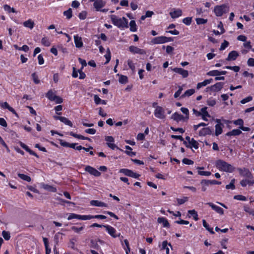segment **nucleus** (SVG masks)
I'll list each match as a JSON object with an SVG mask.
<instances>
[{
    "label": "nucleus",
    "instance_id": "f257e3e1",
    "mask_svg": "<svg viewBox=\"0 0 254 254\" xmlns=\"http://www.w3.org/2000/svg\"><path fill=\"white\" fill-rule=\"evenodd\" d=\"M215 166L219 171L226 173H232L235 169L233 165L221 159L216 160Z\"/></svg>",
    "mask_w": 254,
    "mask_h": 254
},
{
    "label": "nucleus",
    "instance_id": "f03ea898",
    "mask_svg": "<svg viewBox=\"0 0 254 254\" xmlns=\"http://www.w3.org/2000/svg\"><path fill=\"white\" fill-rule=\"evenodd\" d=\"M110 18L113 24L121 29L128 27V20L125 17L120 18L115 15H111Z\"/></svg>",
    "mask_w": 254,
    "mask_h": 254
},
{
    "label": "nucleus",
    "instance_id": "7ed1b4c3",
    "mask_svg": "<svg viewBox=\"0 0 254 254\" xmlns=\"http://www.w3.org/2000/svg\"><path fill=\"white\" fill-rule=\"evenodd\" d=\"M229 10V6L228 4L217 5L214 8L213 11L217 16H221L227 13Z\"/></svg>",
    "mask_w": 254,
    "mask_h": 254
},
{
    "label": "nucleus",
    "instance_id": "20e7f679",
    "mask_svg": "<svg viewBox=\"0 0 254 254\" xmlns=\"http://www.w3.org/2000/svg\"><path fill=\"white\" fill-rule=\"evenodd\" d=\"M173 40V39L171 37H167L166 36H161L153 38L151 42L153 44H161L171 42Z\"/></svg>",
    "mask_w": 254,
    "mask_h": 254
},
{
    "label": "nucleus",
    "instance_id": "39448f33",
    "mask_svg": "<svg viewBox=\"0 0 254 254\" xmlns=\"http://www.w3.org/2000/svg\"><path fill=\"white\" fill-rule=\"evenodd\" d=\"M154 115L156 118L160 120H164L166 117L165 110L161 106L157 107L154 109Z\"/></svg>",
    "mask_w": 254,
    "mask_h": 254
},
{
    "label": "nucleus",
    "instance_id": "423d86ee",
    "mask_svg": "<svg viewBox=\"0 0 254 254\" xmlns=\"http://www.w3.org/2000/svg\"><path fill=\"white\" fill-rule=\"evenodd\" d=\"M215 121L216 123V124L215 126V134L216 136H218L223 132L224 125L221 123V119H216L215 120Z\"/></svg>",
    "mask_w": 254,
    "mask_h": 254
},
{
    "label": "nucleus",
    "instance_id": "0eeeda50",
    "mask_svg": "<svg viewBox=\"0 0 254 254\" xmlns=\"http://www.w3.org/2000/svg\"><path fill=\"white\" fill-rule=\"evenodd\" d=\"M224 83L223 82H217L216 84L208 87L206 88L207 91L211 92H217L220 91L223 88Z\"/></svg>",
    "mask_w": 254,
    "mask_h": 254
},
{
    "label": "nucleus",
    "instance_id": "6e6552de",
    "mask_svg": "<svg viewBox=\"0 0 254 254\" xmlns=\"http://www.w3.org/2000/svg\"><path fill=\"white\" fill-rule=\"evenodd\" d=\"M90 2H94L93 6L96 10L99 11L100 9L106 5V2L105 0H89Z\"/></svg>",
    "mask_w": 254,
    "mask_h": 254
},
{
    "label": "nucleus",
    "instance_id": "1a4fd4ad",
    "mask_svg": "<svg viewBox=\"0 0 254 254\" xmlns=\"http://www.w3.org/2000/svg\"><path fill=\"white\" fill-rule=\"evenodd\" d=\"M241 176L249 179H252L253 175L250 170L246 168H239L238 169Z\"/></svg>",
    "mask_w": 254,
    "mask_h": 254
},
{
    "label": "nucleus",
    "instance_id": "9d476101",
    "mask_svg": "<svg viewBox=\"0 0 254 254\" xmlns=\"http://www.w3.org/2000/svg\"><path fill=\"white\" fill-rule=\"evenodd\" d=\"M104 228H105L108 234L113 238H117L120 236V233L117 234L116 230L111 226L106 225V226H104Z\"/></svg>",
    "mask_w": 254,
    "mask_h": 254
},
{
    "label": "nucleus",
    "instance_id": "9b49d317",
    "mask_svg": "<svg viewBox=\"0 0 254 254\" xmlns=\"http://www.w3.org/2000/svg\"><path fill=\"white\" fill-rule=\"evenodd\" d=\"M85 170L95 177H99L101 175V173L99 171L90 166H86Z\"/></svg>",
    "mask_w": 254,
    "mask_h": 254
},
{
    "label": "nucleus",
    "instance_id": "f8f14e48",
    "mask_svg": "<svg viewBox=\"0 0 254 254\" xmlns=\"http://www.w3.org/2000/svg\"><path fill=\"white\" fill-rule=\"evenodd\" d=\"M129 51L133 54L145 55L146 53L144 50L133 46H131L129 47Z\"/></svg>",
    "mask_w": 254,
    "mask_h": 254
},
{
    "label": "nucleus",
    "instance_id": "ddd939ff",
    "mask_svg": "<svg viewBox=\"0 0 254 254\" xmlns=\"http://www.w3.org/2000/svg\"><path fill=\"white\" fill-rule=\"evenodd\" d=\"M105 140L107 141V145L112 149H115V148L119 149L114 143V139L111 136H107L105 138Z\"/></svg>",
    "mask_w": 254,
    "mask_h": 254
},
{
    "label": "nucleus",
    "instance_id": "4468645a",
    "mask_svg": "<svg viewBox=\"0 0 254 254\" xmlns=\"http://www.w3.org/2000/svg\"><path fill=\"white\" fill-rule=\"evenodd\" d=\"M206 204H207V205H209L210 207H211V208L213 210H214L216 212H217L219 214H220V215L224 214V210L221 207L214 204V203H213L212 202H207L206 203Z\"/></svg>",
    "mask_w": 254,
    "mask_h": 254
},
{
    "label": "nucleus",
    "instance_id": "2eb2a0df",
    "mask_svg": "<svg viewBox=\"0 0 254 254\" xmlns=\"http://www.w3.org/2000/svg\"><path fill=\"white\" fill-rule=\"evenodd\" d=\"M173 70L174 72L181 74L184 78H186L189 75V72L188 70L184 69L182 68L176 67L174 68Z\"/></svg>",
    "mask_w": 254,
    "mask_h": 254
},
{
    "label": "nucleus",
    "instance_id": "dca6fc26",
    "mask_svg": "<svg viewBox=\"0 0 254 254\" xmlns=\"http://www.w3.org/2000/svg\"><path fill=\"white\" fill-rule=\"evenodd\" d=\"M226 73V71H219L218 70H213L208 72L207 73V75L211 76H217L220 75H225Z\"/></svg>",
    "mask_w": 254,
    "mask_h": 254
},
{
    "label": "nucleus",
    "instance_id": "f3484780",
    "mask_svg": "<svg viewBox=\"0 0 254 254\" xmlns=\"http://www.w3.org/2000/svg\"><path fill=\"white\" fill-rule=\"evenodd\" d=\"M91 205L95 206L97 207H107L108 204L104 202L99 201V200H91L90 202Z\"/></svg>",
    "mask_w": 254,
    "mask_h": 254
},
{
    "label": "nucleus",
    "instance_id": "a211bd4d",
    "mask_svg": "<svg viewBox=\"0 0 254 254\" xmlns=\"http://www.w3.org/2000/svg\"><path fill=\"white\" fill-rule=\"evenodd\" d=\"M40 187L41 188L44 189L45 190H48L51 192H56L57 189L52 186H50L47 184H45L43 183H41L40 184Z\"/></svg>",
    "mask_w": 254,
    "mask_h": 254
},
{
    "label": "nucleus",
    "instance_id": "6ab92c4d",
    "mask_svg": "<svg viewBox=\"0 0 254 254\" xmlns=\"http://www.w3.org/2000/svg\"><path fill=\"white\" fill-rule=\"evenodd\" d=\"M200 116H201L203 120L205 121H208L207 118H210V116L207 111V107H204L201 109Z\"/></svg>",
    "mask_w": 254,
    "mask_h": 254
},
{
    "label": "nucleus",
    "instance_id": "aec40b11",
    "mask_svg": "<svg viewBox=\"0 0 254 254\" xmlns=\"http://www.w3.org/2000/svg\"><path fill=\"white\" fill-rule=\"evenodd\" d=\"M157 222L158 223L162 224L163 227L169 228L170 227L168 220L165 217H160L158 218Z\"/></svg>",
    "mask_w": 254,
    "mask_h": 254
},
{
    "label": "nucleus",
    "instance_id": "412c9836",
    "mask_svg": "<svg viewBox=\"0 0 254 254\" xmlns=\"http://www.w3.org/2000/svg\"><path fill=\"white\" fill-rule=\"evenodd\" d=\"M55 118L57 120H59L61 122H63L66 125L69 126L70 127L72 126L71 122L65 117L57 116L55 117Z\"/></svg>",
    "mask_w": 254,
    "mask_h": 254
},
{
    "label": "nucleus",
    "instance_id": "4be33fe9",
    "mask_svg": "<svg viewBox=\"0 0 254 254\" xmlns=\"http://www.w3.org/2000/svg\"><path fill=\"white\" fill-rule=\"evenodd\" d=\"M19 145L22 147L24 149H25L26 151L29 152L31 155H34L36 156L37 158H39V156L35 153L34 151L31 150L26 145H25L23 142L20 141L19 142Z\"/></svg>",
    "mask_w": 254,
    "mask_h": 254
},
{
    "label": "nucleus",
    "instance_id": "5701e85b",
    "mask_svg": "<svg viewBox=\"0 0 254 254\" xmlns=\"http://www.w3.org/2000/svg\"><path fill=\"white\" fill-rule=\"evenodd\" d=\"M239 56V53L236 51H233L229 53L227 58V61H234Z\"/></svg>",
    "mask_w": 254,
    "mask_h": 254
},
{
    "label": "nucleus",
    "instance_id": "b1692460",
    "mask_svg": "<svg viewBox=\"0 0 254 254\" xmlns=\"http://www.w3.org/2000/svg\"><path fill=\"white\" fill-rule=\"evenodd\" d=\"M254 184V181L252 179H243L240 182V184L242 187H246L247 185L252 186Z\"/></svg>",
    "mask_w": 254,
    "mask_h": 254
},
{
    "label": "nucleus",
    "instance_id": "393cba45",
    "mask_svg": "<svg viewBox=\"0 0 254 254\" xmlns=\"http://www.w3.org/2000/svg\"><path fill=\"white\" fill-rule=\"evenodd\" d=\"M212 81L213 79L212 78L204 80L203 81L201 82L198 83L196 86V88L197 89H199L203 86H205L207 85L210 84L212 82Z\"/></svg>",
    "mask_w": 254,
    "mask_h": 254
},
{
    "label": "nucleus",
    "instance_id": "a878e982",
    "mask_svg": "<svg viewBox=\"0 0 254 254\" xmlns=\"http://www.w3.org/2000/svg\"><path fill=\"white\" fill-rule=\"evenodd\" d=\"M74 43L77 48H81L83 46L81 38L77 35L74 36Z\"/></svg>",
    "mask_w": 254,
    "mask_h": 254
},
{
    "label": "nucleus",
    "instance_id": "bb28decb",
    "mask_svg": "<svg viewBox=\"0 0 254 254\" xmlns=\"http://www.w3.org/2000/svg\"><path fill=\"white\" fill-rule=\"evenodd\" d=\"M182 11L180 9H174L173 11L170 13V15L173 18H178L181 16Z\"/></svg>",
    "mask_w": 254,
    "mask_h": 254
},
{
    "label": "nucleus",
    "instance_id": "cd10ccee",
    "mask_svg": "<svg viewBox=\"0 0 254 254\" xmlns=\"http://www.w3.org/2000/svg\"><path fill=\"white\" fill-rule=\"evenodd\" d=\"M209 182V180H202L200 182L202 191H205L207 190L208 187L210 185Z\"/></svg>",
    "mask_w": 254,
    "mask_h": 254
},
{
    "label": "nucleus",
    "instance_id": "c85d7f7f",
    "mask_svg": "<svg viewBox=\"0 0 254 254\" xmlns=\"http://www.w3.org/2000/svg\"><path fill=\"white\" fill-rule=\"evenodd\" d=\"M171 119L177 122H179L183 120H185L184 117L182 115L178 113L177 112H175L172 115Z\"/></svg>",
    "mask_w": 254,
    "mask_h": 254
},
{
    "label": "nucleus",
    "instance_id": "c756f323",
    "mask_svg": "<svg viewBox=\"0 0 254 254\" xmlns=\"http://www.w3.org/2000/svg\"><path fill=\"white\" fill-rule=\"evenodd\" d=\"M211 133V130L209 127H205L201 129L199 132L200 136H205Z\"/></svg>",
    "mask_w": 254,
    "mask_h": 254
},
{
    "label": "nucleus",
    "instance_id": "7c9ffc66",
    "mask_svg": "<svg viewBox=\"0 0 254 254\" xmlns=\"http://www.w3.org/2000/svg\"><path fill=\"white\" fill-rule=\"evenodd\" d=\"M23 25L26 28L32 29L34 26V22L31 19H28L27 21L24 22Z\"/></svg>",
    "mask_w": 254,
    "mask_h": 254
},
{
    "label": "nucleus",
    "instance_id": "2f4dec72",
    "mask_svg": "<svg viewBox=\"0 0 254 254\" xmlns=\"http://www.w3.org/2000/svg\"><path fill=\"white\" fill-rule=\"evenodd\" d=\"M171 247L170 244H168L167 241H164L162 242L161 250H165L166 254H169V248Z\"/></svg>",
    "mask_w": 254,
    "mask_h": 254
},
{
    "label": "nucleus",
    "instance_id": "473e14b6",
    "mask_svg": "<svg viewBox=\"0 0 254 254\" xmlns=\"http://www.w3.org/2000/svg\"><path fill=\"white\" fill-rule=\"evenodd\" d=\"M43 240L46 249V254H50L51 250L49 246L48 239L46 238H43Z\"/></svg>",
    "mask_w": 254,
    "mask_h": 254
},
{
    "label": "nucleus",
    "instance_id": "72a5a7b5",
    "mask_svg": "<svg viewBox=\"0 0 254 254\" xmlns=\"http://www.w3.org/2000/svg\"><path fill=\"white\" fill-rule=\"evenodd\" d=\"M94 100L95 103L97 105H99V104H103V105H106L107 104V101L106 100H101L99 98V97L98 95H95L94 96Z\"/></svg>",
    "mask_w": 254,
    "mask_h": 254
},
{
    "label": "nucleus",
    "instance_id": "f704fd0d",
    "mask_svg": "<svg viewBox=\"0 0 254 254\" xmlns=\"http://www.w3.org/2000/svg\"><path fill=\"white\" fill-rule=\"evenodd\" d=\"M0 107L2 108H3V109H8L9 111H10L11 112L13 113H15V110L12 108L8 104L5 102H3V103H1L0 104Z\"/></svg>",
    "mask_w": 254,
    "mask_h": 254
},
{
    "label": "nucleus",
    "instance_id": "c9c22d12",
    "mask_svg": "<svg viewBox=\"0 0 254 254\" xmlns=\"http://www.w3.org/2000/svg\"><path fill=\"white\" fill-rule=\"evenodd\" d=\"M242 133L241 130L239 129H234L226 133L227 136H235L240 135Z\"/></svg>",
    "mask_w": 254,
    "mask_h": 254
},
{
    "label": "nucleus",
    "instance_id": "e433bc0d",
    "mask_svg": "<svg viewBox=\"0 0 254 254\" xmlns=\"http://www.w3.org/2000/svg\"><path fill=\"white\" fill-rule=\"evenodd\" d=\"M60 144L64 147H68L70 148H75V146L77 145V143H69L66 141L60 140Z\"/></svg>",
    "mask_w": 254,
    "mask_h": 254
},
{
    "label": "nucleus",
    "instance_id": "4c0bfd02",
    "mask_svg": "<svg viewBox=\"0 0 254 254\" xmlns=\"http://www.w3.org/2000/svg\"><path fill=\"white\" fill-rule=\"evenodd\" d=\"M85 226H84L79 227L76 226H72L71 227V230L77 234H81Z\"/></svg>",
    "mask_w": 254,
    "mask_h": 254
},
{
    "label": "nucleus",
    "instance_id": "58836bf2",
    "mask_svg": "<svg viewBox=\"0 0 254 254\" xmlns=\"http://www.w3.org/2000/svg\"><path fill=\"white\" fill-rule=\"evenodd\" d=\"M69 134L76 138H78V139H82V140H90V139L87 137H84V136L74 133L72 132H71L69 133Z\"/></svg>",
    "mask_w": 254,
    "mask_h": 254
},
{
    "label": "nucleus",
    "instance_id": "ea45409f",
    "mask_svg": "<svg viewBox=\"0 0 254 254\" xmlns=\"http://www.w3.org/2000/svg\"><path fill=\"white\" fill-rule=\"evenodd\" d=\"M195 92V90L193 89H190L187 90L182 95V97L184 98L186 97H189L192 94H193Z\"/></svg>",
    "mask_w": 254,
    "mask_h": 254
},
{
    "label": "nucleus",
    "instance_id": "a19ab883",
    "mask_svg": "<svg viewBox=\"0 0 254 254\" xmlns=\"http://www.w3.org/2000/svg\"><path fill=\"white\" fill-rule=\"evenodd\" d=\"M125 148L127 150L125 151V153L131 157L135 155V152L130 151L131 150H132V148L130 146L126 145L125 146Z\"/></svg>",
    "mask_w": 254,
    "mask_h": 254
},
{
    "label": "nucleus",
    "instance_id": "79ce46f5",
    "mask_svg": "<svg viewBox=\"0 0 254 254\" xmlns=\"http://www.w3.org/2000/svg\"><path fill=\"white\" fill-rule=\"evenodd\" d=\"M13 47L16 50L23 51H24L25 52H28L29 51V48L28 46H27L26 45H23L21 47H19L17 45H13Z\"/></svg>",
    "mask_w": 254,
    "mask_h": 254
},
{
    "label": "nucleus",
    "instance_id": "37998d69",
    "mask_svg": "<svg viewBox=\"0 0 254 254\" xmlns=\"http://www.w3.org/2000/svg\"><path fill=\"white\" fill-rule=\"evenodd\" d=\"M3 9L7 13H15L16 12L14 8H13V7H11L9 5L7 4H5L3 5Z\"/></svg>",
    "mask_w": 254,
    "mask_h": 254
},
{
    "label": "nucleus",
    "instance_id": "c03bdc74",
    "mask_svg": "<svg viewBox=\"0 0 254 254\" xmlns=\"http://www.w3.org/2000/svg\"><path fill=\"white\" fill-rule=\"evenodd\" d=\"M188 213L190 214L191 216H192L193 218L195 220L197 221L198 219V214L197 212L193 209L188 211Z\"/></svg>",
    "mask_w": 254,
    "mask_h": 254
},
{
    "label": "nucleus",
    "instance_id": "a18cd8bd",
    "mask_svg": "<svg viewBox=\"0 0 254 254\" xmlns=\"http://www.w3.org/2000/svg\"><path fill=\"white\" fill-rule=\"evenodd\" d=\"M127 64L129 68L132 71V72H134L135 70V64L131 60H128L127 61Z\"/></svg>",
    "mask_w": 254,
    "mask_h": 254
},
{
    "label": "nucleus",
    "instance_id": "49530a36",
    "mask_svg": "<svg viewBox=\"0 0 254 254\" xmlns=\"http://www.w3.org/2000/svg\"><path fill=\"white\" fill-rule=\"evenodd\" d=\"M203 226L205 229L208 231L210 233L214 234V232L213 231V228L209 227V225L207 223L205 220H202Z\"/></svg>",
    "mask_w": 254,
    "mask_h": 254
},
{
    "label": "nucleus",
    "instance_id": "de8ad7c7",
    "mask_svg": "<svg viewBox=\"0 0 254 254\" xmlns=\"http://www.w3.org/2000/svg\"><path fill=\"white\" fill-rule=\"evenodd\" d=\"M80 215L77 214L75 213H69L68 214V216L67 217V220H70L72 219H76L78 220H80Z\"/></svg>",
    "mask_w": 254,
    "mask_h": 254
},
{
    "label": "nucleus",
    "instance_id": "09e8293b",
    "mask_svg": "<svg viewBox=\"0 0 254 254\" xmlns=\"http://www.w3.org/2000/svg\"><path fill=\"white\" fill-rule=\"evenodd\" d=\"M42 44L45 46H50L51 45V42L47 37H43L41 40Z\"/></svg>",
    "mask_w": 254,
    "mask_h": 254
},
{
    "label": "nucleus",
    "instance_id": "8fccbe9b",
    "mask_svg": "<svg viewBox=\"0 0 254 254\" xmlns=\"http://www.w3.org/2000/svg\"><path fill=\"white\" fill-rule=\"evenodd\" d=\"M56 96V95L52 91H49L46 94V97L51 101L54 100Z\"/></svg>",
    "mask_w": 254,
    "mask_h": 254
},
{
    "label": "nucleus",
    "instance_id": "3c124183",
    "mask_svg": "<svg viewBox=\"0 0 254 254\" xmlns=\"http://www.w3.org/2000/svg\"><path fill=\"white\" fill-rule=\"evenodd\" d=\"M132 172L131 170L127 169H122L120 170V173H123L125 175L129 177L131 176Z\"/></svg>",
    "mask_w": 254,
    "mask_h": 254
},
{
    "label": "nucleus",
    "instance_id": "603ef678",
    "mask_svg": "<svg viewBox=\"0 0 254 254\" xmlns=\"http://www.w3.org/2000/svg\"><path fill=\"white\" fill-rule=\"evenodd\" d=\"M130 30L132 32H135L137 30L136 25L135 21L131 20L129 23Z\"/></svg>",
    "mask_w": 254,
    "mask_h": 254
},
{
    "label": "nucleus",
    "instance_id": "864d4df0",
    "mask_svg": "<svg viewBox=\"0 0 254 254\" xmlns=\"http://www.w3.org/2000/svg\"><path fill=\"white\" fill-rule=\"evenodd\" d=\"M124 244L125 246H123L124 249L126 251V253L127 254H128L129 252H130V248L129 246V243L127 241V240L125 239L124 241Z\"/></svg>",
    "mask_w": 254,
    "mask_h": 254
},
{
    "label": "nucleus",
    "instance_id": "5fc2aeb1",
    "mask_svg": "<svg viewBox=\"0 0 254 254\" xmlns=\"http://www.w3.org/2000/svg\"><path fill=\"white\" fill-rule=\"evenodd\" d=\"M127 77L125 75H120L119 82L122 84H126L127 82Z\"/></svg>",
    "mask_w": 254,
    "mask_h": 254
},
{
    "label": "nucleus",
    "instance_id": "6e6d98bb",
    "mask_svg": "<svg viewBox=\"0 0 254 254\" xmlns=\"http://www.w3.org/2000/svg\"><path fill=\"white\" fill-rule=\"evenodd\" d=\"M235 182V180L234 179H232L231 181V182L230 183V184L226 186V188L228 190H229V189H231L232 190H234L235 189V186L234 185Z\"/></svg>",
    "mask_w": 254,
    "mask_h": 254
},
{
    "label": "nucleus",
    "instance_id": "4d7b16f0",
    "mask_svg": "<svg viewBox=\"0 0 254 254\" xmlns=\"http://www.w3.org/2000/svg\"><path fill=\"white\" fill-rule=\"evenodd\" d=\"M18 176L20 179H21L24 181H26L28 182H29L31 181L30 177L27 175H24L23 174H18Z\"/></svg>",
    "mask_w": 254,
    "mask_h": 254
},
{
    "label": "nucleus",
    "instance_id": "13d9d810",
    "mask_svg": "<svg viewBox=\"0 0 254 254\" xmlns=\"http://www.w3.org/2000/svg\"><path fill=\"white\" fill-rule=\"evenodd\" d=\"M181 110L183 113L186 115V117H184V119L186 120H188L189 118V110L185 107H182L181 108Z\"/></svg>",
    "mask_w": 254,
    "mask_h": 254
},
{
    "label": "nucleus",
    "instance_id": "bf43d9fd",
    "mask_svg": "<svg viewBox=\"0 0 254 254\" xmlns=\"http://www.w3.org/2000/svg\"><path fill=\"white\" fill-rule=\"evenodd\" d=\"M189 199V198L187 196L183 197L182 198H177V201L178 204L179 205L183 204L187 202Z\"/></svg>",
    "mask_w": 254,
    "mask_h": 254
},
{
    "label": "nucleus",
    "instance_id": "052dcab7",
    "mask_svg": "<svg viewBox=\"0 0 254 254\" xmlns=\"http://www.w3.org/2000/svg\"><path fill=\"white\" fill-rule=\"evenodd\" d=\"M64 15L66 16L67 19H70L72 17V10L69 8L68 10L64 11Z\"/></svg>",
    "mask_w": 254,
    "mask_h": 254
},
{
    "label": "nucleus",
    "instance_id": "680f3d73",
    "mask_svg": "<svg viewBox=\"0 0 254 254\" xmlns=\"http://www.w3.org/2000/svg\"><path fill=\"white\" fill-rule=\"evenodd\" d=\"M197 24L200 25L205 24L207 22V20L201 18H197L195 19Z\"/></svg>",
    "mask_w": 254,
    "mask_h": 254
},
{
    "label": "nucleus",
    "instance_id": "e2e57ef3",
    "mask_svg": "<svg viewBox=\"0 0 254 254\" xmlns=\"http://www.w3.org/2000/svg\"><path fill=\"white\" fill-rule=\"evenodd\" d=\"M189 143L191 145L192 147H194L195 149L198 148V143L193 138H191V141H190Z\"/></svg>",
    "mask_w": 254,
    "mask_h": 254
},
{
    "label": "nucleus",
    "instance_id": "0e129e2a",
    "mask_svg": "<svg viewBox=\"0 0 254 254\" xmlns=\"http://www.w3.org/2000/svg\"><path fill=\"white\" fill-rule=\"evenodd\" d=\"M92 218H93V217H92V215H80V220H90Z\"/></svg>",
    "mask_w": 254,
    "mask_h": 254
},
{
    "label": "nucleus",
    "instance_id": "69168bd1",
    "mask_svg": "<svg viewBox=\"0 0 254 254\" xmlns=\"http://www.w3.org/2000/svg\"><path fill=\"white\" fill-rule=\"evenodd\" d=\"M105 58H106V62L105 63V64H107L108 63L110 60H111V52H110V49L109 48H108L107 50V53L104 56Z\"/></svg>",
    "mask_w": 254,
    "mask_h": 254
},
{
    "label": "nucleus",
    "instance_id": "338daca9",
    "mask_svg": "<svg viewBox=\"0 0 254 254\" xmlns=\"http://www.w3.org/2000/svg\"><path fill=\"white\" fill-rule=\"evenodd\" d=\"M2 235L5 240H9L10 238V233L7 231H3L2 232Z\"/></svg>",
    "mask_w": 254,
    "mask_h": 254
},
{
    "label": "nucleus",
    "instance_id": "774afa93",
    "mask_svg": "<svg viewBox=\"0 0 254 254\" xmlns=\"http://www.w3.org/2000/svg\"><path fill=\"white\" fill-rule=\"evenodd\" d=\"M234 198L236 200H242V201H246L247 200V198L242 195H236L234 196Z\"/></svg>",
    "mask_w": 254,
    "mask_h": 254
}]
</instances>
